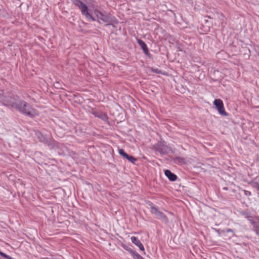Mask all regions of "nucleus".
Returning <instances> with one entry per match:
<instances>
[{
    "mask_svg": "<svg viewBox=\"0 0 259 259\" xmlns=\"http://www.w3.org/2000/svg\"><path fill=\"white\" fill-rule=\"evenodd\" d=\"M16 108L23 113L33 117L37 115V112L32 108L28 104L24 101H21L18 103V105L16 106Z\"/></svg>",
    "mask_w": 259,
    "mask_h": 259,
    "instance_id": "1",
    "label": "nucleus"
},
{
    "mask_svg": "<svg viewBox=\"0 0 259 259\" xmlns=\"http://www.w3.org/2000/svg\"><path fill=\"white\" fill-rule=\"evenodd\" d=\"M73 4L77 6L81 11L82 14L84 15L87 19H92L93 21L95 19L88 12V7L81 2L80 0H71Z\"/></svg>",
    "mask_w": 259,
    "mask_h": 259,
    "instance_id": "2",
    "label": "nucleus"
},
{
    "mask_svg": "<svg viewBox=\"0 0 259 259\" xmlns=\"http://www.w3.org/2000/svg\"><path fill=\"white\" fill-rule=\"evenodd\" d=\"M95 13L99 23L102 22L110 24L113 21L111 16L109 14L98 11Z\"/></svg>",
    "mask_w": 259,
    "mask_h": 259,
    "instance_id": "3",
    "label": "nucleus"
},
{
    "mask_svg": "<svg viewBox=\"0 0 259 259\" xmlns=\"http://www.w3.org/2000/svg\"><path fill=\"white\" fill-rule=\"evenodd\" d=\"M213 104L221 115L225 116L228 115L227 113L225 111L223 101L221 99H215L213 101Z\"/></svg>",
    "mask_w": 259,
    "mask_h": 259,
    "instance_id": "4",
    "label": "nucleus"
},
{
    "mask_svg": "<svg viewBox=\"0 0 259 259\" xmlns=\"http://www.w3.org/2000/svg\"><path fill=\"white\" fill-rule=\"evenodd\" d=\"M1 100L4 102L5 104L11 106L16 108V106L18 105V103L16 102L15 99L9 96H3Z\"/></svg>",
    "mask_w": 259,
    "mask_h": 259,
    "instance_id": "5",
    "label": "nucleus"
},
{
    "mask_svg": "<svg viewBox=\"0 0 259 259\" xmlns=\"http://www.w3.org/2000/svg\"><path fill=\"white\" fill-rule=\"evenodd\" d=\"M154 148L159 152L164 154L167 152V147L164 145V142H160L158 143L155 146Z\"/></svg>",
    "mask_w": 259,
    "mask_h": 259,
    "instance_id": "6",
    "label": "nucleus"
},
{
    "mask_svg": "<svg viewBox=\"0 0 259 259\" xmlns=\"http://www.w3.org/2000/svg\"><path fill=\"white\" fill-rule=\"evenodd\" d=\"M151 212L152 213L156 215L158 219H161L165 222L166 221V218L164 216L162 213L159 211L155 206H151Z\"/></svg>",
    "mask_w": 259,
    "mask_h": 259,
    "instance_id": "7",
    "label": "nucleus"
},
{
    "mask_svg": "<svg viewBox=\"0 0 259 259\" xmlns=\"http://www.w3.org/2000/svg\"><path fill=\"white\" fill-rule=\"evenodd\" d=\"M119 154L123 157L127 159L132 163H135V161H136L137 160V159L135 157L126 154L123 149L119 150Z\"/></svg>",
    "mask_w": 259,
    "mask_h": 259,
    "instance_id": "8",
    "label": "nucleus"
},
{
    "mask_svg": "<svg viewBox=\"0 0 259 259\" xmlns=\"http://www.w3.org/2000/svg\"><path fill=\"white\" fill-rule=\"evenodd\" d=\"M131 241L132 242L135 244L136 245L138 246L140 250L144 251V247L142 244V243L140 242V241L138 239V238L135 236H133L131 237Z\"/></svg>",
    "mask_w": 259,
    "mask_h": 259,
    "instance_id": "9",
    "label": "nucleus"
},
{
    "mask_svg": "<svg viewBox=\"0 0 259 259\" xmlns=\"http://www.w3.org/2000/svg\"><path fill=\"white\" fill-rule=\"evenodd\" d=\"M165 175L171 181H174L177 179V176L172 173L169 170H165Z\"/></svg>",
    "mask_w": 259,
    "mask_h": 259,
    "instance_id": "10",
    "label": "nucleus"
},
{
    "mask_svg": "<svg viewBox=\"0 0 259 259\" xmlns=\"http://www.w3.org/2000/svg\"><path fill=\"white\" fill-rule=\"evenodd\" d=\"M137 42L139 46L141 47L142 49L143 50L144 52L146 54H148V50L145 43L141 39H138Z\"/></svg>",
    "mask_w": 259,
    "mask_h": 259,
    "instance_id": "11",
    "label": "nucleus"
},
{
    "mask_svg": "<svg viewBox=\"0 0 259 259\" xmlns=\"http://www.w3.org/2000/svg\"><path fill=\"white\" fill-rule=\"evenodd\" d=\"M36 135L38 137V138L39 139V141L42 142L44 143H48L49 142V138L47 137L44 136L41 133L37 132L36 133Z\"/></svg>",
    "mask_w": 259,
    "mask_h": 259,
    "instance_id": "12",
    "label": "nucleus"
},
{
    "mask_svg": "<svg viewBox=\"0 0 259 259\" xmlns=\"http://www.w3.org/2000/svg\"><path fill=\"white\" fill-rule=\"evenodd\" d=\"M96 116L99 117L105 121L107 119V115L103 113H98L97 114H96Z\"/></svg>",
    "mask_w": 259,
    "mask_h": 259,
    "instance_id": "13",
    "label": "nucleus"
},
{
    "mask_svg": "<svg viewBox=\"0 0 259 259\" xmlns=\"http://www.w3.org/2000/svg\"><path fill=\"white\" fill-rule=\"evenodd\" d=\"M254 230L255 231L257 235H259V223L256 222L253 225Z\"/></svg>",
    "mask_w": 259,
    "mask_h": 259,
    "instance_id": "14",
    "label": "nucleus"
},
{
    "mask_svg": "<svg viewBox=\"0 0 259 259\" xmlns=\"http://www.w3.org/2000/svg\"><path fill=\"white\" fill-rule=\"evenodd\" d=\"M132 252L133 253V256L135 259H144L139 254L133 251H132Z\"/></svg>",
    "mask_w": 259,
    "mask_h": 259,
    "instance_id": "15",
    "label": "nucleus"
},
{
    "mask_svg": "<svg viewBox=\"0 0 259 259\" xmlns=\"http://www.w3.org/2000/svg\"><path fill=\"white\" fill-rule=\"evenodd\" d=\"M0 255L5 257V258H6L7 259H12V257H11L10 256H9V255H7L6 254L0 251Z\"/></svg>",
    "mask_w": 259,
    "mask_h": 259,
    "instance_id": "16",
    "label": "nucleus"
},
{
    "mask_svg": "<svg viewBox=\"0 0 259 259\" xmlns=\"http://www.w3.org/2000/svg\"><path fill=\"white\" fill-rule=\"evenodd\" d=\"M247 220L251 223L253 225L256 223L254 222L251 219L250 217H247Z\"/></svg>",
    "mask_w": 259,
    "mask_h": 259,
    "instance_id": "17",
    "label": "nucleus"
},
{
    "mask_svg": "<svg viewBox=\"0 0 259 259\" xmlns=\"http://www.w3.org/2000/svg\"><path fill=\"white\" fill-rule=\"evenodd\" d=\"M253 187L259 191V184L257 183H254L253 184Z\"/></svg>",
    "mask_w": 259,
    "mask_h": 259,
    "instance_id": "18",
    "label": "nucleus"
},
{
    "mask_svg": "<svg viewBox=\"0 0 259 259\" xmlns=\"http://www.w3.org/2000/svg\"><path fill=\"white\" fill-rule=\"evenodd\" d=\"M151 70H152V72H155V73H160L161 72L160 70H159L157 69L151 68Z\"/></svg>",
    "mask_w": 259,
    "mask_h": 259,
    "instance_id": "19",
    "label": "nucleus"
},
{
    "mask_svg": "<svg viewBox=\"0 0 259 259\" xmlns=\"http://www.w3.org/2000/svg\"><path fill=\"white\" fill-rule=\"evenodd\" d=\"M224 17V15L222 14H220V16H219V18L221 19H222V18Z\"/></svg>",
    "mask_w": 259,
    "mask_h": 259,
    "instance_id": "20",
    "label": "nucleus"
},
{
    "mask_svg": "<svg viewBox=\"0 0 259 259\" xmlns=\"http://www.w3.org/2000/svg\"><path fill=\"white\" fill-rule=\"evenodd\" d=\"M209 31V27H208V28H206L205 30H204V32H208Z\"/></svg>",
    "mask_w": 259,
    "mask_h": 259,
    "instance_id": "21",
    "label": "nucleus"
},
{
    "mask_svg": "<svg viewBox=\"0 0 259 259\" xmlns=\"http://www.w3.org/2000/svg\"><path fill=\"white\" fill-rule=\"evenodd\" d=\"M226 232H233V230L230 229H228L226 230Z\"/></svg>",
    "mask_w": 259,
    "mask_h": 259,
    "instance_id": "22",
    "label": "nucleus"
},
{
    "mask_svg": "<svg viewBox=\"0 0 259 259\" xmlns=\"http://www.w3.org/2000/svg\"><path fill=\"white\" fill-rule=\"evenodd\" d=\"M176 159L178 160L179 161V162H180V158H177Z\"/></svg>",
    "mask_w": 259,
    "mask_h": 259,
    "instance_id": "23",
    "label": "nucleus"
}]
</instances>
